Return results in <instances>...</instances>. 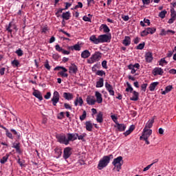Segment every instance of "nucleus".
<instances>
[{"label":"nucleus","instance_id":"obj_1","mask_svg":"<svg viewBox=\"0 0 176 176\" xmlns=\"http://www.w3.org/2000/svg\"><path fill=\"white\" fill-rule=\"evenodd\" d=\"M113 158V155H109L103 156L102 159L100 160L98 164V170H102V168H105L108 164H109V162H111V159Z\"/></svg>","mask_w":176,"mask_h":176},{"label":"nucleus","instance_id":"obj_2","mask_svg":"<svg viewBox=\"0 0 176 176\" xmlns=\"http://www.w3.org/2000/svg\"><path fill=\"white\" fill-rule=\"evenodd\" d=\"M102 57V54L100 52H96L91 56L87 60L88 64H94L97 61H100Z\"/></svg>","mask_w":176,"mask_h":176},{"label":"nucleus","instance_id":"obj_3","mask_svg":"<svg viewBox=\"0 0 176 176\" xmlns=\"http://www.w3.org/2000/svg\"><path fill=\"white\" fill-rule=\"evenodd\" d=\"M113 166L116 168L117 171H120L123 165V157L119 156L115 158L112 162Z\"/></svg>","mask_w":176,"mask_h":176},{"label":"nucleus","instance_id":"obj_4","mask_svg":"<svg viewBox=\"0 0 176 176\" xmlns=\"http://www.w3.org/2000/svg\"><path fill=\"white\" fill-rule=\"evenodd\" d=\"M111 39H112L111 34L99 35L100 43H109V42H111Z\"/></svg>","mask_w":176,"mask_h":176},{"label":"nucleus","instance_id":"obj_5","mask_svg":"<svg viewBox=\"0 0 176 176\" xmlns=\"http://www.w3.org/2000/svg\"><path fill=\"white\" fill-rule=\"evenodd\" d=\"M56 138L60 144H64L65 145H68V144H69L68 138L67 139L65 135H58L56 136Z\"/></svg>","mask_w":176,"mask_h":176},{"label":"nucleus","instance_id":"obj_6","mask_svg":"<svg viewBox=\"0 0 176 176\" xmlns=\"http://www.w3.org/2000/svg\"><path fill=\"white\" fill-rule=\"evenodd\" d=\"M51 100L54 107H56V105H57V102L60 101V94H58V91H55L54 92V95Z\"/></svg>","mask_w":176,"mask_h":176},{"label":"nucleus","instance_id":"obj_7","mask_svg":"<svg viewBox=\"0 0 176 176\" xmlns=\"http://www.w3.org/2000/svg\"><path fill=\"white\" fill-rule=\"evenodd\" d=\"M104 86L110 96H115V91L113 90V87L111 85V84L108 83V82H106Z\"/></svg>","mask_w":176,"mask_h":176},{"label":"nucleus","instance_id":"obj_8","mask_svg":"<svg viewBox=\"0 0 176 176\" xmlns=\"http://www.w3.org/2000/svg\"><path fill=\"white\" fill-rule=\"evenodd\" d=\"M71 151H72V148L71 147H66L65 149H64V151H63V157L64 159H68L69 157V156H71Z\"/></svg>","mask_w":176,"mask_h":176},{"label":"nucleus","instance_id":"obj_9","mask_svg":"<svg viewBox=\"0 0 176 176\" xmlns=\"http://www.w3.org/2000/svg\"><path fill=\"white\" fill-rule=\"evenodd\" d=\"M77 72H78V66H76V65H75L74 63L72 64V65L69 67V73L74 74V75H76Z\"/></svg>","mask_w":176,"mask_h":176},{"label":"nucleus","instance_id":"obj_10","mask_svg":"<svg viewBox=\"0 0 176 176\" xmlns=\"http://www.w3.org/2000/svg\"><path fill=\"white\" fill-rule=\"evenodd\" d=\"M96 102V100L94 99V96H88L87 97V104H88V105H94Z\"/></svg>","mask_w":176,"mask_h":176},{"label":"nucleus","instance_id":"obj_11","mask_svg":"<svg viewBox=\"0 0 176 176\" xmlns=\"http://www.w3.org/2000/svg\"><path fill=\"white\" fill-rule=\"evenodd\" d=\"M163 74H164V72L161 67H155L153 70V74L154 76H156V75H163Z\"/></svg>","mask_w":176,"mask_h":176},{"label":"nucleus","instance_id":"obj_12","mask_svg":"<svg viewBox=\"0 0 176 176\" xmlns=\"http://www.w3.org/2000/svg\"><path fill=\"white\" fill-rule=\"evenodd\" d=\"M78 133H68L67 134V140L69 141H75L78 140Z\"/></svg>","mask_w":176,"mask_h":176},{"label":"nucleus","instance_id":"obj_13","mask_svg":"<svg viewBox=\"0 0 176 176\" xmlns=\"http://www.w3.org/2000/svg\"><path fill=\"white\" fill-rule=\"evenodd\" d=\"M89 41L94 43V45H98L100 43V36H98L97 38L96 35H92L90 36Z\"/></svg>","mask_w":176,"mask_h":176},{"label":"nucleus","instance_id":"obj_14","mask_svg":"<svg viewBox=\"0 0 176 176\" xmlns=\"http://www.w3.org/2000/svg\"><path fill=\"white\" fill-rule=\"evenodd\" d=\"M95 97H96V102L98 104H101L102 102V94L100 93L99 91L95 92Z\"/></svg>","mask_w":176,"mask_h":176},{"label":"nucleus","instance_id":"obj_15","mask_svg":"<svg viewBox=\"0 0 176 176\" xmlns=\"http://www.w3.org/2000/svg\"><path fill=\"white\" fill-rule=\"evenodd\" d=\"M122 45L124 46H130L131 45V38L129 36H126L122 41Z\"/></svg>","mask_w":176,"mask_h":176},{"label":"nucleus","instance_id":"obj_16","mask_svg":"<svg viewBox=\"0 0 176 176\" xmlns=\"http://www.w3.org/2000/svg\"><path fill=\"white\" fill-rule=\"evenodd\" d=\"M142 133H143L144 138H145V137H147V138H149V137H151V135H152V131L151 129L144 128Z\"/></svg>","mask_w":176,"mask_h":176},{"label":"nucleus","instance_id":"obj_17","mask_svg":"<svg viewBox=\"0 0 176 176\" xmlns=\"http://www.w3.org/2000/svg\"><path fill=\"white\" fill-rule=\"evenodd\" d=\"M145 60L146 63H152V60H153V56L152 55V52L146 53Z\"/></svg>","mask_w":176,"mask_h":176},{"label":"nucleus","instance_id":"obj_18","mask_svg":"<svg viewBox=\"0 0 176 176\" xmlns=\"http://www.w3.org/2000/svg\"><path fill=\"white\" fill-rule=\"evenodd\" d=\"M90 56H91V53L88 50H85L81 52L82 58H89Z\"/></svg>","mask_w":176,"mask_h":176},{"label":"nucleus","instance_id":"obj_19","mask_svg":"<svg viewBox=\"0 0 176 176\" xmlns=\"http://www.w3.org/2000/svg\"><path fill=\"white\" fill-rule=\"evenodd\" d=\"M102 30L104 34H108V32L111 31L108 25L105 24H102L100 27V31H102Z\"/></svg>","mask_w":176,"mask_h":176},{"label":"nucleus","instance_id":"obj_20","mask_svg":"<svg viewBox=\"0 0 176 176\" xmlns=\"http://www.w3.org/2000/svg\"><path fill=\"white\" fill-rule=\"evenodd\" d=\"M85 129L87 131H93V123H91V121H87L85 122Z\"/></svg>","mask_w":176,"mask_h":176},{"label":"nucleus","instance_id":"obj_21","mask_svg":"<svg viewBox=\"0 0 176 176\" xmlns=\"http://www.w3.org/2000/svg\"><path fill=\"white\" fill-rule=\"evenodd\" d=\"M63 97L65 98V100H67V101H71V100L74 99V95L68 92L63 93Z\"/></svg>","mask_w":176,"mask_h":176},{"label":"nucleus","instance_id":"obj_22","mask_svg":"<svg viewBox=\"0 0 176 176\" xmlns=\"http://www.w3.org/2000/svg\"><path fill=\"white\" fill-rule=\"evenodd\" d=\"M133 96L130 98L131 101H138V97H140V94L136 91H133Z\"/></svg>","mask_w":176,"mask_h":176},{"label":"nucleus","instance_id":"obj_23","mask_svg":"<svg viewBox=\"0 0 176 176\" xmlns=\"http://www.w3.org/2000/svg\"><path fill=\"white\" fill-rule=\"evenodd\" d=\"M78 104H79L80 107H82V105H83V99H82V97L76 98L74 102L75 107H78Z\"/></svg>","mask_w":176,"mask_h":176},{"label":"nucleus","instance_id":"obj_24","mask_svg":"<svg viewBox=\"0 0 176 176\" xmlns=\"http://www.w3.org/2000/svg\"><path fill=\"white\" fill-rule=\"evenodd\" d=\"M102 112L100 111L96 116V121L98 123H102L104 122V118H102Z\"/></svg>","mask_w":176,"mask_h":176},{"label":"nucleus","instance_id":"obj_25","mask_svg":"<svg viewBox=\"0 0 176 176\" xmlns=\"http://www.w3.org/2000/svg\"><path fill=\"white\" fill-rule=\"evenodd\" d=\"M104 86V78H100L98 81L96 82V87L100 88Z\"/></svg>","mask_w":176,"mask_h":176},{"label":"nucleus","instance_id":"obj_26","mask_svg":"<svg viewBox=\"0 0 176 176\" xmlns=\"http://www.w3.org/2000/svg\"><path fill=\"white\" fill-rule=\"evenodd\" d=\"M116 127L118 131H124L126 130V125L124 124L116 123Z\"/></svg>","mask_w":176,"mask_h":176},{"label":"nucleus","instance_id":"obj_27","mask_svg":"<svg viewBox=\"0 0 176 176\" xmlns=\"http://www.w3.org/2000/svg\"><path fill=\"white\" fill-rule=\"evenodd\" d=\"M70 17H71V12H69V11L63 12L62 14V18L63 19V20H69Z\"/></svg>","mask_w":176,"mask_h":176},{"label":"nucleus","instance_id":"obj_28","mask_svg":"<svg viewBox=\"0 0 176 176\" xmlns=\"http://www.w3.org/2000/svg\"><path fill=\"white\" fill-rule=\"evenodd\" d=\"M135 129V127L134 126V125H131L129 130H127L126 132L124 133V135H125V137H127V135H129V134H131V133L134 131V129Z\"/></svg>","mask_w":176,"mask_h":176},{"label":"nucleus","instance_id":"obj_29","mask_svg":"<svg viewBox=\"0 0 176 176\" xmlns=\"http://www.w3.org/2000/svg\"><path fill=\"white\" fill-rule=\"evenodd\" d=\"M12 148L16 149L17 153H21V150L20 149V143H13Z\"/></svg>","mask_w":176,"mask_h":176},{"label":"nucleus","instance_id":"obj_30","mask_svg":"<svg viewBox=\"0 0 176 176\" xmlns=\"http://www.w3.org/2000/svg\"><path fill=\"white\" fill-rule=\"evenodd\" d=\"M153 123H155V119L153 118L151 120H149L145 125L144 129H151L152 126H153Z\"/></svg>","mask_w":176,"mask_h":176},{"label":"nucleus","instance_id":"obj_31","mask_svg":"<svg viewBox=\"0 0 176 176\" xmlns=\"http://www.w3.org/2000/svg\"><path fill=\"white\" fill-rule=\"evenodd\" d=\"M33 96L36 97V98H38L40 101H42L43 100V97H42V94H41L40 91H34L33 92Z\"/></svg>","mask_w":176,"mask_h":176},{"label":"nucleus","instance_id":"obj_32","mask_svg":"<svg viewBox=\"0 0 176 176\" xmlns=\"http://www.w3.org/2000/svg\"><path fill=\"white\" fill-rule=\"evenodd\" d=\"M159 85V82H154L151 83L149 86V90L150 91H155V89H156V86Z\"/></svg>","mask_w":176,"mask_h":176},{"label":"nucleus","instance_id":"obj_33","mask_svg":"<svg viewBox=\"0 0 176 176\" xmlns=\"http://www.w3.org/2000/svg\"><path fill=\"white\" fill-rule=\"evenodd\" d=\"M68 49H70L71 50H76L79 52V50H80V45L79 44H76L74 46L69 47Z\"/></svg>","mask_w":176,"mask_h":176},{"label":"nucleus","instance_id":"obj_34","mask_svg":"<svg viewBox=\"0 0 176 176\" xmlns=\"http://www.w3.org/2000/svg\"><path fill=\"white\" fill-rule=\"evenodd\" d=\"M8 159H9V154H6L5 156L2 157V159L0 160V163L1 164H5V163L8 162Z\"/></svg>","mask_w":176,"mask_h":176},{"label":"nucleus","instance_id":"obj_35","mask_svg":"<svg viewBox=\"0 0 176 176\" xmlns=\"http://www.w3.org/2000/svg\"><path fill=\"white\" fill-rule=\"evenodd\" d=\"M96 75H98V76H106L105 72L104 70H98L96 72Z\"/></svg>","mask_w":176,"mask_h":176},{"label":"nucleus","instance_id":"obj_36","mask_svg":"<svg viewBox=\"0 0 176 176\" xmlns=\"http://www.w3.org/2000/svg\"><path fill=\"white\" fill-rule=\"evenodd\" d=\"M147 32H148V34H151L152 35L156 32V28H147Z\"/></svg>","mask_w":176,"mask_h":176},{"label":"nucleus","instance_id":"obj_37","mask_svg":"<svg viewBox=\"0 0 176 176\" xmlns=\"http://www.w3.org/2000/svg\"><path fill=\"white\" fill-rule=\"evenodd\" d=\"M166 14H167V11L166 10H164L163 11H161L159 14V17L161 19H164L166 17Z\"/></svg>","mask_w":176,"mask_h":176},{"label":"nucleus","instance_id":"obj_38","mask_svg":"<svg viewBox=\"0 0 176 176\" xmlns=\"http://www.w3.org/2000/svg\"><path fill=\"white\" fill-rule=\"evenodd\" d=\"M54 151H55V153H56V156H57L58 157H60V156H61V155H62V153H63V151H61V149H60V148H56L54 149Z\"/></svg>","mask_w":176,"mask_h":176},{"label":"nucleus","instance_id":"obj_39","mask_svg":"<svg viewBox=\"0 0 176 176\" xmlns=\"http://www.w3.org/2000/svg\"><path fill=\"white\" fill-rule=\"evenodd\" d=\"M129 69H131V74H134L135 72H137V69H135V67H134V66H133V65H129L128 66Z\"/></svg>","mask_w":176,"mask_h":176},{"label":"nucleus","instance_id":"obj_40","mask_svg":"<svg viewBox=\"0 0 176 176\" xmlns=\"http://www.w3.org/2000/svg\"><path fill=\"white\" fill-rule=\"evenodd\" d=\"M87 115V113L86 112V111H83L82 115L80 116V120L82 122H83V120H85V119H86Z\"/></svg>","mask_w":176,"mask_h":176},{"label":"nucleus","instance_id":"obj_41","mask_svg":"<svg viewBox=\"0 0 176 176\" xmlns=\"http://www.w3.org/2000/svg\"><path fill=\"white\" fill-rule=\"evenodd\" d=\"M144 47H145V43H140V44L137 46L136 49H137L138 50H142V49H144Z\"/></svg>","mask_w":176,"mask_h":176},{"label":"nucleus","instance_id":"obj_42","mask_svg":"<svg viewBox=\"0 0 176 176\" xmlns=\"http://www.w3.org/2000/svg\"><path fill=\"white\" fill-rule=\"evenodd\" d=\"M141 36H146L147 35H149V32H148V29L146 28L144 30H143L141 34Z\"/></svg>","mask_w":176,"mask_h":176},{"label":"nucleus","instance_id":"obj_43","mask_svg":"<svg viewBox=\"0 0 176 176\" xmlns=\"http://www.w3.org/2000/svg\"><path fill=\"white\" fill-rule=\"evenodd\" d=\"M170 17L176 19V11L174 8L170 9Z\"/></svg>","mask_w":176,"mask_h":176},{"label":"nucleus","instance_id":"obj_44","mask_svg":"<svg viewBox=\"0 0 176 176\" xmlns=\"http://www.w3.org/2000/svg\"><path fill=\"white\" fill-rule=\"evenodd\" d=\"M126 85L128 87L126 89V91H130V93H133V88L131 87V85L130 83L126 82Z\"/></svg>","mask_w":176,"mask_h":176},{"label":"nucleus","instance_id":"obj_45","mask_svg":"<svg viewBox=\"0 0 176 176\" xmlns=\"http://www.w3.org/2000/svg\"><path fill=\"white\" fill-rule=\"evenodd\" d=\"M16 54H17V56H19V57H21V56H23V50H21V49H19L15 52Z\"/></svg>","mask_w":176,"mask_h":176},{"label":"nucleus","instance_id":"obj_46","mask_svg":"<svg viewBox=\"0 0 176 176\" xmlns=\"http://www.w3.org/2000/svg\"><path fill=\"white\" fill-rule=\"evenodd\" d=\"M6 135L8 138H10V140H13V135L9 131V129L6 132Z\"/></svg>","mask_w":176,"mask_h":176},{"label":"nucleus","instance_id":"obj_47","mask_svg":"<svg viewBox=\"0 0 176 176\" xmlns=\"http://www.w3.org/2000/svg\"><path fill=\"white\" fill-rule=\"evenodd\" d=\"M146 87H148V84L147 83H144V84L141 85V90L142 91H146Z\"/></svg>","mask_w":176,"mask_h":176},{"label":"nucleus","instance_id":"obj_48","mask_svg":"<svg viewBox=\"0 0 176 176\" xmlns=\"http://www.w3.org/2000/svg\"><path fill=\"white\" fill-rule=\"evenodd\" d=\"M83 8V3L82 2H78V5L74 7V9H82Z\"/></svg>","mask_w":176,"mask_h":176},{"label":"nucleus","instance_id":"obj_49","mask_svg":"<svg viewBox=\"0 0 176 176\" xmlns=\"http://www.w3.org/2000/svg\"><path fill=\"white\" fill-rule=\"evenodd\" d=\"M85 137H86V133H82L81 135H78V136H77L78 140H81L82 141H83L85 140Z\"/></svg>","mask_w":176,"mask_h":176},{"label":"nucleus","instance_id":"obj_50","mask_svg":"<svg viewBox=\"0 0 176 176\" xmlns=\"http://www.w3.org/2000/svg\"><path fill=\"white\" fill-rule=\"evenodd\" d=\"M12 65H15V67H19V65H20V62H19V60H14L12 62Z\"/></svg>","mask_w":176,"mask_h":176},{"label":"nucleus","instance_id":"obj_51","mask_svg":"<svg viewBox=\"0 0 176 176\" xmlns=\"http://www.w3.org/2000/svg\"><path fill=\"white\" fill-rule=\"evenodd\" d=\"M45 67L48 69V71H50V65H49V60H45Z\"/></svg>","mask_w":176,"mask_h":176},{"label":"nucleus","instance_id":"obj_52","mask_svg":"<svg viewBox=\"0 0 176 176\" xmlns=\"http://www.w3.org/2000/svg\"><path fill=\"white\" fill-rule=\"evenodd\" d=\"M55 49H56V50L57 51V52H63V49H62L61 48V47H60V45H56V46H55Z\"/></svg>","mask_w":176,"mask_h":176},{"label":"nucleus","instance_id":"obj_53","mask_svg":"<svg viewBox=\"0 0 176 176\" xmlns=\"http://www.w3.org/2000/svg\"><path fill=\"white\" fill-rule=\"evenodd\" d=\"M102 68H104V69H108V66L107 65V60H103L102 62Z\"/></svg>","mask_w":176,"mask_h":176},{"label":"nucleus","instance_id":"obj_54","mask_svg":"<svg viewBox=\"0 0 176 176\" xmlns=\"http://www.w3.org/2000/svg\"><path fill=\"white\" fill-rule=\"evenodd\" d=\"M65 5H66L65 7V10H67L69 8H71V6H72V3L66 2L65 3Z\"/></svg>","mask_w":176,"mask_h":176},{"label":"nucleus","instance_id":"obj_55","mask_svg":"<svg viewBox=\"0 0 176 176\" xmlns=\"http://www.w3.org/2000/svg\"><path fill=\"white\" fill-rule=\"evenodd\" d=\"M59 75L62 76L63 78H68V74L65 73L64 72H60Z\"/></svg>","mask_w":176,"mask_h":176},{"label":"nucleus","instance_id":"obj_56","mask_svg":"<svg viewBox=\"0 0 176 176\" xmlns=\"http://www.w3.org/2000/svg\"><path fill=\"white\" fill-rule=\"evenodd\" d=\"M163 64H167V61L165 60L164 58H161V60H160L159 65L163 67Z\"/></svg>","mask_w":176,"mask_h":176},{"label":"nucleus","instance_id":"obj_57","mask_svg":"<svg viewBox=\"0 0 176 176\" xmlns=\"http://www.w3.org/2000/svg\"><path fill=\"white\" fill-rule=\"evenodd\" d=\"M143 5H149L151 2H153V0H142Z\"/></svg>","mask_w":176,"mask_h":176},{"label":"nucleus","instance_id":"obj_58","mask_svg":"<svg viewBox=\"0 0 176 176\" xmlns=\"http://www.w3.org/2000/svg\"><path fill=\"white\" fill-rule=\"evenodd\" d=\"M65 116H64V112H60L58 115V119H60V120L64 119Z\"/></svg>","mask_w":176,"mask_h":176},{"label":"nucleus","instance_id":"obj_59","mask_svg":"<svg viewBox=\"0 0 176 176\" xmlns=\"http://www.w3.org/2000/svg\"><path fill=\"white\" fill-rule=\"evenodd\" d=\"M153 164H155V163H152V164L148 165L146 167H145L143 169V171H148V170H149V168H151L152 167V166H153Z\"/></svg>","mask_w":176,"mask_h":176},{"label":"nucleus","instance_id":"obj_60","mask_svg":"<svg viewBox=\"0 0 176 176\" xmlns=\"http://www.w3.org/2000/svg\"><path fill=\"white\" fill-rule=\"evenodd\" d=\"M82 20H84V21H89V23H91V19L89 18V16H83Z\"/></svg>","mask_w":176,"mask_h":176},{"label":"nucleus","instance_id":"obj_61","mask_svg":"<svg viewBox=\"0 0 176 176\" xmlns=\"http://www.w3.org/2000/svg\"><path fill=\"white\" fill-rule=\"evenodd\" d=\"M6 68L5 67H0V75L3 76L5 75V71H6Z\"/></svg>","mask_w":176,"mask_h":176},{"label":"nucleus","instance_id":"obj_62","mask_svg":"<svg viewBox=\"0 0 176 176\" xmlns=\"http://www.w3.org/2000/svg\"><path fill=\"white\" fill-rule=\"evenodd\" d=\"M64 107H65V109H70V111L72 110V107H71V105H69L67 103H65Z\"/></svg>","mask_w":176,"mask_h":176},{"label":"nucleus","instance_id":"obj_63","mask_svg":"<svg viewBox=\"0 0 176 176\" xmlns=\"http://www.w3.org/2000/svg\"><path fill=\"white\" fill-rule=\"evenodd\" d=\"M165 90H166L168 93H170V90H173V85L167 86V87L165 88Z\"/></svg>","mask_w":176,"mask_h":176},{"label":"nucleus","instance_id":"obj_64","mask_svg":"<svg viewBox=\"0 0 176 176\" xmlns=\"http://www.w3.org/2000/svg\"><path fill=\"white\" fill-rule=\"evenodd\" d=\"M169 74H172V75H175L176 74V69H171L169 70Z\"/></svg>","mask_w":176,"mask_h":176}]
</instances>
